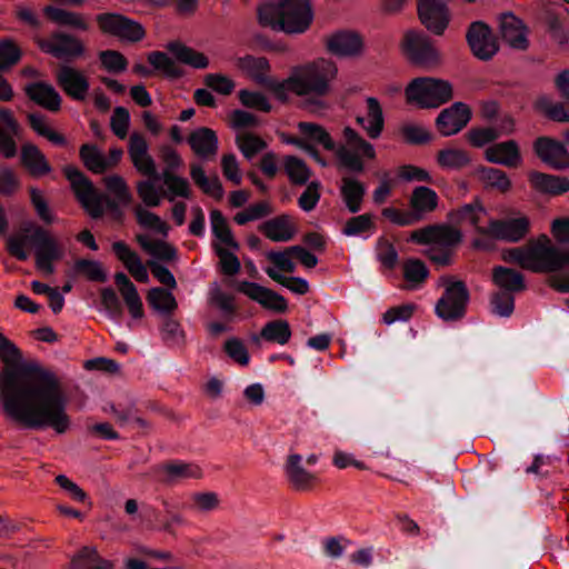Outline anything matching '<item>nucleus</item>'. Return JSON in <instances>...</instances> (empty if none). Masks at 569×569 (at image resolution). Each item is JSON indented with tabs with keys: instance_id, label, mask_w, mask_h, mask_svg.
Listing matches in <instances>:
<instances>
[{
	"instance_id": "obj_1",
	"label": "nucleus",
	"mask_w": 569,
	"mask_h": 569,
	"mask_svg": "<svg viewBox=\"0 0 569 569\" xmlns=\"http://www.w3.org/2000/svg\"><path fill=\"white\" fill-rule=\"evenodd\" d=\"M0 359L7 365L0 372V405L6 417L28 429L51 428L58 435L70 430L68 399L59 378L38 366L12 367L20 352L2 333Z\"/></svg>"
},
{
	"instance_id": "obj_2",
	"label": "nucleus",
	"mask_w": 569,
	"mask_h": 569,
	"mask_svg": "<svg viewBox=\"0 0 569 569\" xmlns=\"http://www.w3.org/2000/svg\"><path fill=\"white\" fill-rule=\"evenodd\" d=\"M64 174L83 209L92 218H100L104 210H110L117 218L121 217V207L131 203L132 194L126 180L119 174H110L103 178L108 192L113 197L109 199L100 193L92 182L76 167H66Z\"/></svg>"
},
{
	"instance_id": "obj_3",
	"label": "nucleus",
	"mask_w": 569,
	"mask_h": 569,
	"mask_svg": "<svg viewBox=\"0 0 569 569\" xmlns=\"http://www.w3.org/2000/svg\"><path fill=\"white\" fill-rule=\"evenodd\" d=\"M257 18L262 28L298 34L309 29L313 13L308 0H262Z\"/></svg>"
},
{
	"instance_id": "obj_4",
	"label": "nucleus",
	"mask_w": 569,
	"mask_h": 569,
	"mask_svg": "<svg viewBox=\"0 0 569 569\" xmlns=\"http://www.w3.org/2000/svg\"><path fill=\"white\" fill-rule=\"evenodd\" d=\"M28 244L33 247L37 269L44 276H51L54 272L53 262L63 257V249L58 239L48 230L30 224L21 234L8 239V251L17 259L24 261L29 258Z\"/></svg>"
},
{
	"instance_id": "obj_5",
	"label": "nucleus",
	"mask_w": 569,
	"mask_h": 569,
	"mask_svg": "<svg viewBox=\"0 0 569 569\" xmlns=\"http://www.w3.org/2000/svg\"><path fill=\"white\" fill-rule=\"evenodd\" d=\"M506 258L535 272H551L569 266V248H558L541 234L526 247L509 250Z\"/></svg>"
},
{
	"instance_id": "obj_6",
	"label": "nucleus",
	"mask_w": 569,
	"mask_h": 569,
	"mask_svg": "<svg viewBox=\"0 0 569 569\" xmlns=\"http://www.w3.org/2000/svg\"><path fill=\"white\" fill-rule=\"evenodd\" d=\"M298 97L322 98L331 92V83L338 74L336 63L320 58L291 69Z\"/></svg>"
},
{
	"instance_id": "obj_7",
	"label": "nucleus",
	"mask_w": 569,
	"mask_h": 569,
	"mask_svg": "<svg viewBox=\"0 0 569 569\" xmlns=\"http://www.w3.org/2000/svg\"><path fill=\"white\" fill-rule=\"evenodd\" d=\"M332 151L340 168L357 173L365 170L366 161L377 158L375 146L351 127L343 128L342 142L335 143Z\"/></svg>"
},
{
	"instance_id": "obj_8",
	"label": "nucleus",
	"mask_w": 569,
	"mask_h": 569,
	"mask_svg": "<svg viewBox=\"0 0 569 569\" xmlns=\"http://www.w3.org/2000/svg\"><path fill=\"white\" fill-rule=\"evenodd\" d=\"M407 100L421 108H437L452 97V88L448 81L435 78H418L406 89Z\"/></svg>"
},
{
	"instance_id": "obj_9",
	"label": "nucleus",
	"mask_w": 569,
	"mask_h": 569,
	"mask_svg": "<svg viewBox=\"0 0 569 569\" xmlns=\"http://www.w3.org/2000/svg\"><path fill=\"white\" fill-rule=\"evenodd\" d=\"M438 284L445 288V292L436 303V315L446 321L461 318L466 312L469 301V292L466 284L462 281L448 277H441Z\"/></svg>"
},
{
	"instance_id": "obj_10",
	"label": "nucleus",
	"mask_w": 569,
	"mask_h": 569,
	"mask_svg": "<svg viewBox=\"0 0 569 569\" xmlns=\"http://www.w3.org/2000/svg\"><path fill=\"white\" fill-rule=\"evenodd\" d=\"M402 48L408 59L421 67L436 66L440 61L437 49L422 32L409 30L405 33Z\"/></svg>"
},
{
	"instance_id": "obj_11",
	"label": "nucleus",
	"mask_w": 569,
	"mask_h": 569,
	"mask_svg": "<svg viewBox=\"0 0 569 569\" xmlns=\"http://www.w3.org/2000/svg\"><path fill=\"white\" fill-rule=\"evenodd\" d=\"M553 82L560 96L567 101V108L563 103L555 101L548 96L539 97L535 102V107L553 121L569 122V69L560 71L555 77Z\"/></svg>"
},
{
	"instance_id": "obj_12",
	"label": "nucleus",
	"mask_w": 569,
	"mask_h": 569,
	"mask_svg": "<svg viewBox=\"0 0 569 569\" xmlns=\"http://www.w3.org/2000/svg\"><path fill=\"white\" fill-rule=\"evenodd\" d=\"M102 32L114 36L124 41H139L144 37L141 24L117 13H102L97 16Z\"/></svg>"
},
{
	"instance_id": "obj_13",
	"label": "nucleus",
	"mask_w": 569,
	"mask_h": 569,
	"mask_svg": "<svg viewBox=\"0 0 569 569\" xmlns=\"http://www.w3.org/2000/svg\"><path fill=\"white\" fill-rule=\"evenodd\" d=\"M421 23L432 33L440 36L450 22L447 0H418Z\"/></svg>"
},
{
	"instance_id": "obj_14",
	"label": "nucleus",
	"mask_w": 569,
	"mask_h": 569,
	"mask_svg": "<svg viewBox=\"0 0 569 569\" xmlns=\"http://www.w3.org/2000/svg\"><path fill=\"white\" fill-rule=\"evenodd\" d=\"M529 230V220L525 216L488 221L486 236L496 240L518 242L525 238Z\"/></svg>"
},
{
	"instance_id": "obj_15",
	"label": "nucleus",
	"mask_w": 569,
	"mask_h": 569,
	"mask_svg": "<svg viewBox=\"0 0 569 569\" xmlns=\"http://www.w3.org/2000/svg\"><path fill=\"white\" fill-rule=\"evenodd\" d=\"M467 41L472 53L480 60L491 59L498 51V43L490 28L481 21L471 23Z\"/></svg>"
},
{
	"instance_id": "obj_16",
	"label": "nucleus",
	"mask_w": 569,
	"mask_h": 569,
	"mask_svg": "<svg viewBox=\"0 0 569 569\" xmlns=\"http://www.w3.org/2000/svg\"><path fill=\"white\" fill-rule=\"evenodd\" d=\"M533 149L539 159L551 168L558 170L569 168V152L563 143L548 137H540L535 141Z\"/></svg>"
},
{
	"instance_id": "obj_17",
	"label": "nucleus",
	"mask_w": 569,
	"mask_h": 569,
	"mask_svg": "<svg viewBox=\"0 0 569 569\" xmlns=\"http://www.w3.org/2000/svg\"><path fill=\"white\" fill-rule=\"evenodd\" d=\"M22 129L11 110L0 107V154L13 158L17 152L16 139H20Z\"/></svg>"
},
{
	"instance_id": "obj_18",
	"label": "nucleus",
	"mask_w": 569,
	"mask_h": 569,
	"mask_svg": "<svg viewBox=\"0 0 569 569\" xmlns=\"http://www.w3.org/2000/svg\"><path fill=\"white\" fill-rule=\"evenodd\" d=\"M237 290L266 309L277 312H283L287 309V301L282 296L256 282L241 281Z\"/></svg>"
},
{
	"instance_id": "obj_19",
	"label": "nucleus",
	"mask_w": 569,
	"mask_h": 569,
	"mask_svg": "<svg viewBox=\"0 0 569 569\" xmlns=\"http://www.w3.org/2000/svg\"><path fill=\"white\" fill-rule=\"evenodd\" d=\"M39 47L57 58L80 57L84 52V47L79 39L61 32L39 41Z\"/></svg>"
},
{
	"instance_id": "obj_20",
	"label": "nucleus",
	"mask_w": 569,
	"mask_h": 569,
	"mask_svg": "<svg viewBox=\"0 0 569 569\" xmlns=\"http://www.w3.org/2000/svg\"><path fill=\"white\" fill-rule=\"evenodd\" d=\"M128 153L138 172L147 177H156V163L149 153L147 140L138 132L129 138Z\"/></svg>"
},
{
	"instance_id": "obj_21",
	"label": "nucleus",
	"mask_w": 569,
	"mask_h": 569,
	"mask_svg": "<svg viewBox=\"0 0 569 569\" xmlns=\"http://www.w3.org/2000/svg\"><path fill=\"white\" fill-rule=\"evenodd\" d=\"M470 116L465 103L456 102L440 112L436 123L441 134L449 137L458 133L469 122Z\"/></svg>"
},
{
	"instance_id": "obj_22",
	"label": "nucleus",
	"mask_w": 569,
	"mask_h": 569,
	"mask_svg": "<svg viewBox=\"0 0 569 569\" xmlns=\"http://www.w3.org/2000/svg\"><path fill=\"white\" fill-rule=\"evenodd\" d=\"M57 82L74 100H84L89 90L87 77L78 69L62 66L57 72Z\"/></svg>"
},
{
	"instance_id": "obj_23",
	"label": "nucleus",
	"mask_w": 569,
	"mask_h": 569,
	"mask_svg": "<svg viewBox=\"0 0 569 569\" xmlns=\"http://www.w3.org/2000/svg\"><path fill=\"white\" fill-rule=\"evenodd\" d=\"M301 455L290 453L283 465V470L289 483L295 489L306 491L312 488L318 478L303 467Z\"/></svg>"
},
{
	"instance_id": "obj_24",
	"label": "nucleus",
	"mask_w": 569,
	"mask_h": 569,
	"mask_svg": "<svg viewBox=\"0 0 569 569\" xmlns=\"http://www.w3.org/2000/svg\"><path fill=\"white\" fill-rule=\"evenodd\" d=\"M487 216L488 213L486 208L476 201L451 211L450 220L459 224H469L475 228L478 233L486 236L489 221Z\"/></svg>"
},
{
	"instance_id": "obj_25",
	"label": "nucleus",
	"mask_w": 569,
	"mask_h": 569,
	"mask_svg": "<svg viewBox=\"0 0 569 569\" xmlns=\"http://www.w3.org/2000/svg\"><path fill=\"white\" fill-rule=\"evenodd\" d=\"M485 159L495 164L516 168L521 164L522 157L515 140H508L489 146L485 150Z\"/></svg>"
},
{
	"instance_id": "obj_26",
	"label": "nucleus",
	"mask_w": 569,
	"mask_h": 569,
	"mask_svg": "<svg viewBox=\"0 0 569 569\" xmlns=\"http://www.w3.org/2000/svg\"><path fill=\"white\" fill-rule=\"evenodd\" d=\"M366 112L358 114L357 123L370 139H378L385 128V117L379 101L369 97L366 99Z\"/></svg>"
},
{
	"instance_id": "obj_27",
	"label": "nucleus",
	"mask_w": 569,
	"mask_h": 569,
	"mask_svg": "<svg viewBox=\"0 0 569 569\" xmlns=\"http://www.w3.org/2000/svg\"><path fill=\"white\" fill-rule=\"evenodd\" d=\"M326 44L328 51L338 57H355L362 50L361 38L350 31H339L330 34Z\"/></svg>"
},
{
	"instance_id": "obj_28",
	"label": "nucleus",
	"mask_w": 569,
	"mask_h": 569,
	"mask_svg": "<svg viewBox=\"0 0 569 569\" xmlns=\"http://www.w3.org/2000/svg\"><path fill=\"white\" fill-rule=\"evenodd\" d=\"M210 226L213 234L212 247L214 251L219 250H239V243L234 239L227 219L219 210L210 212Z\"/></svg>"
},
{
	"instance_id": "obj_29",
	"label": "nucleus",
	"mask_w": 569,
	"mask_h": 569,
	"mask_svg": "<svg viewBox=\"0 0 569 569\" xmlns=\"http://www.w3.org/2000/svg\"><path fill=\"white\" fill-rule=\"evenodd\" d=\"M236 68L259 86H263L270 76V63L264 57L247 54L234 61Z\"/></svg>"
},
{
	"instance_id": "obj_30",
	"label": "nucleus",
	"mask_w": 569,
	"mask_h": 569,
	"mask_svg": "<svg viewBox=\"0 0 569 569\" xmlns=\"http://www.w3.org/2000/svg\"><path fill=\"white\" fill-rule=\"evenodd\" d=\"M192 151L203 160L216 157L218 151V138L213 130L201 127L192 131L188 138Z\"/></svg>"
},
{
	"instance_id": "obj_31",
	"label": "nucleus",
	"mask_w": 569,
	"mask_h": 569,
	"mask_svg": "<svg viewBox=\"0 0 569 569\" xmlns=\"http://www.w3.org/2000/svg\"><path fill=\"white\" fill-rule=\"evenodd\" d=\"M500 33L502 39L515 49H526L528 46L527 31L522 21L512 13H505L500 18Z\"/></svg>"
},
{
	"instance_id": "obj_32",
	"label": "nucleus",
	"mask_w": 569,
	"mask_h": 569,
	"mask_svg": "<svg viewBox=\"0 0 569 569\" xmlns=\"http://www.w3.org/2000/svg\"><path fill=\"white\" fill-rule=\"evenodd\" d=\"M471 176L479 181L485 189H492L506 193L511 188V181L508 174L497 168L478 166L473 168Z\"/></svg>"
},
{
	"instance_id": "obj_33",
	"label": "nucleus",
	"mask_w": 569,
	"mask_h": 569,
	"mask_svg": "<svg viewBox=\"0 0 569 569\" xmlns=\"http://www.w3.org/2000/svg\"><path fill=\"white\" fill-rule=\"evenodd\" d=\"M112 249L118 259L124 264L129 273L139 282H149V273L147 267L141 259L124 242L117 241L112 244Z\"/></svg>"
},
{
	"instance_id": "obj_34",
	"label": "nucleus",
	"mask_w": 569,
	"mask_h": 569,
	"mask_svg": "<svg viewBox=\"0 0 569 569\" xmlns=\"http://www.w3.org/2000/svg\"><path fill=\"white\" fill-rule=\"evenodd\" d=\"M264 236L274 242H287L297 232L296 223L289 216H279L266 221L261 226Z\"/></svg>"
},
{
	"instance_id": "obj_35",
	"label": "nucleus",
	"mask_w": 569,
	"mask_h": 569,
	"mask_svg": "<svg viewBox=\"0 0 569 569\" xmlns=\"http://www.w3.org/2000/svg\"><path fill=\"white\" fill-rule=\"evenodd\" d=\"M71 569H114L113 561L102 558L94 546H84L71 557Z\"/></svg>"
},
{
	"instance_id": "obj_36",
	"label": "nucleus",
	"mask_w": 569,
	"mask_h": 569,
	"mask_svg": "<svg viewBox=\"0 0 569 569\" xmlns=\"http://www.w3.org/2000/svg\"><path fill=\"white\" fill-rule=\"evenodd\" d=\"M438 194L428 187H416L409 199L412 213L417 214L420 221L426 214L432 212L438 206Z\"/></svg>"
},
{
	"instance_id": "obj_37",
	"label": "nucleus",
	"mask_w": 569,
	"mask_h": 569,
	"mask_svg": "<svg viewBox=\"0 0 569 569\" xmlns=\"http://www.w3.org/2000/svg\"><path fill=\"white\" fill-rule=\"evenodd\" d=\"M529 181L537 191L542 193L557 196L569 191V180L566 177L533 171L529 173Z\"/></svg>"
},
{
	"instance_id": "obj_38",
	"label": "nucleus",
	"mask_w": 569,
	"mask_h": 569,
	"mask_svg": "<svg viewBox=\"0 0 569 569\" xmlns=\"http://www.w3.org/2000/svg\"><path fill=\"white\" fill-rule=\"evenodd\" d=\"M340 193L348 210L352 213L360 211L366 194L365 184L355 177H343L340 184Z\"/></svg>"
},
{
	"instance_id": "obj_39",
	"label": "nucleus",
	"mask_w": 569,
	"mask_h": 569,
	"mask_svg": "<svg viewBox=\"0 0 569 569\" xmlns=\"http://www.w3.org/2000/svg\"><path fill=\"white\" fill-rule=\"evenodd\" d=\"M27 94L39 106L57 111L61 106V97L51 86L43 82H36L27 87Z\"/></svg>"
},
{
	"instance_id": "obj_40",
	"label": "nucleus",
	"mask_w": 569,
	"mask_h": 569,
	"mask_svg": "<svg viewBox=\"0 0 569 569\" xmlns=\"http://www.w3.org/2000/svg\"><path fill=\"white\" fill-rule=\"evenodd\" d=\"M21 162L32 176H43L51 170L44 154L32 143L22 146Z\"/></svg>"
},
{
	"instance_id": "obj_41",
	"label": "nucleus",
	"mask_w": 569,
	"mask_h": 569,
	"mask_svg": "<svg viewBox=\"0 0 569 569\" xmlns=\"http://www.w3.org/2000/svg\"><path fill=\"white\" fill-rule=\"evenodd\" d=\"M167 49L181 63L188 64L194 69H206L209 66L208 57L180 42H170Z\"/></svg>"
},
{
	"instance_id": "obj_42",
	"label": "nucleus",
	"mask_w": 569,
	"mask_h": 569,
	"mask_svg": "<svg viewBox=\"0 0 569 569\" xmlns=\"http://www.w3.org/2000/svg\"><path fill=\"white\" fill-rule=\"evenodd\" d=\"M470 162V154L460 148H445L437 154V163L443 170L458 171L469 166Z\"/></svg>"
},
{
	"instance_id": "obj_43",
	"label": "nucleus",
	"mask_w": 569,
	"mask_h": 569,
	"mask_svg": "<svg viewBox=\"0 0 569 569\" xmlns=\"http://www.w3.org/2000/svg\"><path fill=\"white\" fill-rule=\"evenodd\" d=\"M190 176L193 182L208 196L214 199L223 197V188L218 177H208L203 168L193 163L191 166Z\"/></svg>"
},
{
	"instance_id": "obj_44",
	"label": "nucleus",
	"mask_w": 569,
	"mask_h": 569,
	"mask_svg": "<svg viewBox=\"0 0 569 569\" xmlns=\"http://www.w3.org/2000/svg\"><path fill=\"white\" fill-rule=\"evenodd\" d=\"M260 338L283 346L291 338L290 326L284 320L270 321L261 329L260 336L252 337V341L258 343Z\"/></svg>"
},
{
	"instance_id": "obj_45",
	"label": "nucleus",
	"mask_w": 569,
	"mask_h": 569,
	"mask_svg": "<svg viewBox=\"0 0 569 569\" xmlns=\"http://www.w3.org/2000/svg\"><path fill=\"white\" fill-rule=\"evenodd\" d=\"M159 179L160 178L156 173V177H148V179L137 183V193L147 207L160 206L166 196L163 189L157 184Z\"/></svg>"
},
{
	"instance_id": "obj_46",
	"label": "nucleus",
	"mask_w": 569,
	"mask_h": 569,
	"mask_svg": "<svg viewBox=\"0 0 569 569\" xmlns=\"http://www.w3.org/2000/svg\"><path fill=\"white\" fill-rule=\"evenodd\" d=\"M492 280L497 287L506 292L520 291L525 288L521 273L506 267L495 268L492 272Z\"/></svg>"
},
{
	"instance_id": "obj_47",
	"label": "nucleus",
	"mask_w": 569,
	"mask_h": 569,
	"mask_svg": "<svg viewBox=\"0 0 569 569\" xmlns=\"http://www.w3.org/2000/svg\"><path fill=\"white\" fill-rule=\"evenodd\" d=\"M298 130L306 141L321 144L326 150L335 149V141L327 130L313 122H299Z\"/></svg>"
},
{
	"instance_id": "obj_48",
	"label": "nucleus",
	"mask_w": 569,
	"mask_h": 569,
	"mask_svg": "<svg viewBox=\"0 0 569 569\" xmlns=\"http://www.w3.org/2000/svg\"><path fill=\"white\" fill-rule=\"evenodd\" d=\"M137 240L146 252L159 260L170 261L176 258V249L164 241L153 240L148 234H139Z\"/></svg>"
},
{
	"instance_id": "obj_49",
	"label": "nucleus",
	"mask_w": 569,
	"mask_h": 569,
	"mask_svg": "<svg viewBox=\"0 0 569 569\" xmlns=\"http://www.w3.org/2000/svg\"><path fill=\"white\" fill-rule=\"evenodd\" d=\"M80 158L88 170L93 173H102L110 168V162L96 146L83 144L80 148Z\"/></svg>"
},
{
	"instance_id": "obj_50",
	"label": "nucleus",
	"mask_w": 569,
	"mask_h": 569,
	"mask_svg": "<svg viewBox=\"0 0 569 569\" xmlns=\"http://www.w3.org/2000/svg\"><path fill=\"white\" fill-rule=\"evenodd\" d=\"M283 169L293 184H306L311 176V170L306 162L295 156H288L283 159Z\"/></svg>"
},
{
	"instance_id": "obj_51",
	"label": "nucleus",
	"mask_w": 569,
	"mask_h": 569,
	"mask_svg": "<svg viewBox=\"0 0 569 569\" xmlns=\"http://www.w3.org/2000/svg\"><path fill=\"white\" fill-rule=\"evenodd\" d=\"M426 264L418 259H409L403 263V277L409 289H417L428 278Z\"/></svg>"
},
{
	"instance_id": "obj_52",
	"label": "nucleus",
	"mask_w": 569,
	"mask_h": 569,
	"mask_svg": "<svg viewBox=\"0 0 569 569\" xmlns=\"http://www.w3.org/2000/svg\"><path fill=\"white\" fill-rule=\"evenodd\" d=\"M161 179L167 187L164 197H167L169 201H173L177 197H190V186L187 179L168 171L162 172Z\"/></svg>"
},
{
	"instance_id": "obj_53",
	"label": "nucleus",
	"mask_w": 569,
	"mask_h": 569,
	"mask_svg": "<svg viewBox=\"0 0 569 569\" xmlns=\"http://www.w3.org/2000/svg\"><path fill=\"white\" fill-rule=\"evenodd\" d=\"M162 471L169 480L200 478L201 469L194 463L173 461L162 466Z\"/></svg>"
},
{
	"instance_id": "obj_54",
	"label": "nucleus",
	"mask_w": 569,
	"mask_h": 569,
	"mask_svg": "<svg viewBox=\"0 0 569 569\" xmlns=\"http://www.w3.org/2000/svg\"><path fill=\"white\" fill-rule=\"evenodd\" d=\"M134 213L137 217L138 223L149 230H152L162 237L168 236V226L167 223L156 213L147 210L141 206H137L134 209Z\"/></svg>"
},
{
	"instance_id": "obj_55",
	"label": "nucleus",
	"mask_w": 569,
	"mask_h": 569,
	"mask_svg": "<svg viewBox=\"0 0 569 569\" xmlns=\"http://www.w3.org/2000/svg\"><path fill=\"white\" fill-rule=\"evenodd\" d=\"M148 302L154 310L162 313H170L177 308V301L173 295L162 288L150 289Z\"/></svg>"
},
{
	"instance_id": "obj_56",
	"label": "nucleus",
	"mask_w": 569,
	"mask_h": 569,
	"mask_svg": "<svg viewBox=\"0 0 569 569\" xmlns=\"http://www.w3.org/2000/svg\"><path fill=\"white\" fill-rule=\"evenodd\" d=\"M29 122L31 128L41 137L48 139L51 143L57 146L66 144V139L62 134L54 131L47 120L37 113L29 114Z\"/></svg>"
},
{
	"instance_id": "obj_57",
	"label": "nucleus",
	"mask_w": 569,
	"mask_h": 569,
	"mask_svg": "<svg viewBox=\"0 0 569 569\" xmlns=\"http://www.w3.org/2000/svg\"><path fill=\"white\" fill-rule=\"evenodd\" d=\"M236 142L242 154L249 160L267 147L260 137L249 132L239 133Z\"/></svg>"
},
{
	"instance_id": "obj_58",
	"label": "nucleus",
	"mask_w": 569,
	"mask_h": 569,
	"mask_svg": "<svg viewBox=\"0 0 569 569\" xmlns=\"http://www.w3.org/2000/svg\"><path fill=\"white\" fill-rule=\"evenodd\" d=\"M148 61L154 69L161 71L166 77L178 78L181 76V70L177 63L163 52H151L148 56Z\"/></svg>"
},
{
	"instance_id": "obj_59",
	"label": "nucleus",
	"mask_w": 569,
	"mask_h": 569,
	"mask_svg": "<svg viewBox=\"0 0 569 569\" xmlns=\"http://www.w3.org/2000/svg\"><path fill=\"white\" fill-rule=\"evenodd\" d=\"M292 79L293 76L290 71V74L287 79L277 80L276 78L270 77L262 87L270 90L278 100L287 101L289 99L290 92L297 96V86Z\"/></svg>"
},
{
	"instance_id": "obj_60",
	"label": "nucleus",
	"mask_w": 569,
	"mask_h": 569,
	"mask_svg": "<svg viewBox=\"0 0 569 569\" xmlns=\"http://www.w3.org/2000/svg\"><path fill=\"white\" fill-rule=\"evenodd\" d=\"M102 68L110 73H121L127 70L128 61L116 50H104L99 53Z\"/></svg>"
},
{
	"instance_id": "obj_61",
	"label": "nucleus",
	"mask_w": 569,
	"mask_h": 569,
	"mask_svg": "<svg viewBox=\"0 0 569 569\" xmlns=\"http://www.w3.org/2000/svg\"><path fill=\"white\" fill-rule=\"evenodd\" d=\"M238 96L240 102L247 108L262 112H270L272 109L270 101L262 92L243 89Z\"/></svg>"
},
{
	"instance_id": "obj_62",
	"label": "nucleus",
	"mask_w": 569,
	"mask_h": 569,
	"mask_svg": "<svg viewBox=\"0 0 569 569\" xmlns=\"http://www.w3.org/2000/svg\"><path fill=\"white\" fill-rule=\"evenodd\" d=\"M271 212V208L267 202H258L249 206L244 210L238 212L233 220L236 223L242 226L250 221L259 220Z\"/></svg>"
},
{
	"instance_id": "obj_63",
	"label": "nucleus",
	"mask_w": 569,
	"mask_h": 569,
	"mask_svg": "<svg viewBox=\"0 0 569 569\" xmlns=\"http://www.w3.org/2000/svg\"><path fill=\"white\" fill-rule=\"evenodd\" d=\"M435 246L443 249H449L452 251V248L460 243L462 239V234L459 230L447 227V226H437Z\"/></svg>"
},
{
	"instance_id": "obj_64",
	"label": "nucleus",
	"mask_w": 569,
	"mask_h": 569,
	"mask_svg": "<svg viewBox=\"0 0 569 569\" xmlns=\"http://www.w3.org/2000/svg\"><path fill=\"white\" fill-rule=\"evenodd\" d=\"M223 349L228 357L240 366H247L250 361L249 352L244 343L238 338H229L226 340Z\"/></svg>"
}]
</instances>
